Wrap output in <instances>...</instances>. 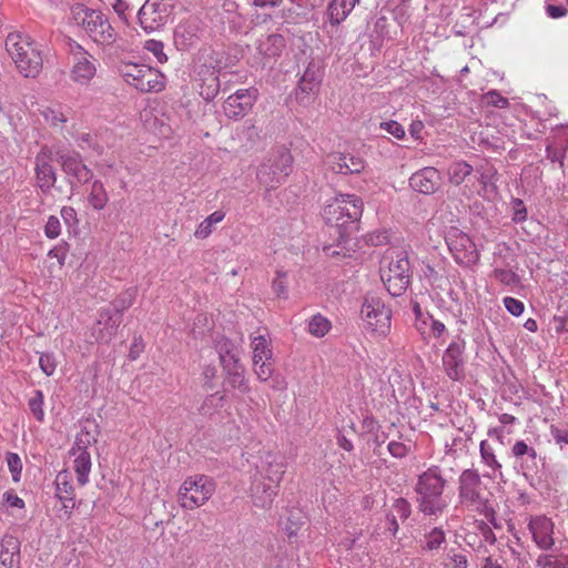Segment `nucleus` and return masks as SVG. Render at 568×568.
<instances>
[{
	"label": "nucleus",
	"mask_w": 568,
	"mask_h": 568,
	"mask_svg": "<svg viewBox=\"0 0 568 568\" xmlns=\"http://www.w3.org/2000/svg\"><path fill=\"white\" fill-rule=\"evenodd\" d=\"M257 98V89H240L225 100L223 104L224 114L232 120L242 119L252 109Z\"/></svg>",
	"instance_id": "16"
},
{
	"label": "nucleus",
	"mask_w": 568,
	"mask_h": 568,
	"mask_svg": "<svg viewBox=\"0 0 568 568\" xmlns=\"http://www.w3.org/2000/svg\"><path fill=\"white\" fill-rule=\"evenodd\" d=\"M293 168V156L285 148H278L264 159L257 169L256 178L267 191L275 190L285 182Z\"/></svg>",
	"instance_id": "7"
},
{
	"label": "nucleus",
	"mask_w": 568,
	"mask_h": 568,
	"mask_svg": "<svg viewBox=\"0 0 568 568\" xmlns=\"http://www.w3.org/2000/svg\"><path fill=\"white\" fill-rule=\"evenodd\" d=\"M488 495L489 493L477 469L467 468L460 473L458 477V501L464 508L489 518L494 515V509L489 504Z\"/></svg>",
	"instance_id": "5"
},
{
	"label": "nucleus",
	"mask_w": 568,
	"mask_h": 568,
	"mask_svg": "<svg viewBox=\"0 0 568 568\" xmlns=\"http://www.w3.org/2000/svg\"><path fill=\"white\" fill-rule=\"evenodd\" d=\"M55 496L61 500L62 509L69 518L75 506V493L72 485L71 474L68 470H62L57 475Z\"/></svg>",
	"instance_id": "23"
},
{
	"label": "nucleus",
	"mask_w": 568,
	"mask_h": 568,
	"mask_svg": "<svg viewBox=\"0 0 568 568\" xmlns=\"http://www.w3.org/2000/svg\"><path fill=\"white\" fill-rule=\"evenodd\" d=\"M74 456L73 470L77 475V481L80 486L89 483V475L91 473L92 462L89 452L70 453Z\"/></svg>",
	"instance_id": "32"
},
{
	"label": "nucleus",
	"mask_w": 568,
	"mask_h": 568,
	"mask_svg": "<svg viewBox=\"0 0 568 568\" xmlns=\"http://www.w3.org/2000/svg\"><path fill=\"white\" fill-rule=\"evenodd\" d=\"M484 101L487 105L507 109L509 108V101L503 97L497 90H490L484 95Z\"/></svg>",
	"instance_id": "45"
},
{
	"label": "nucleus",
	"mask_w": 568,
	"mask_h": 568,
	"mask_svg": "<svg viewBox=\"0 0 568 568\" xmlns=\"http://www.w3.org/2000/svg\"><path fill=\"white\" fill-rule=\"evenodd\" d=\"M99 426L93 420H87L77 434L69 453L88 452V448L98 442Z\"/></svg>",
	"instance_id": "29"
},
{
	"label": "nucleus",
	"mask_w": 568,
	"mask_h": 568,
	"mask_svg": "<svg viewBox=\"0 0 568 568\" xmlns=\"http://www.w3.org/2000/svg\"><path fill=\"white\" fill-rule=\"evenodd\" d=\"M284 474L283 458L275 454H266L251 476L248 496L255 507L262 509L272 507Z\"/></svg>",
	"instance_id": "2"
},
{
	"label": "nucleus",
	"mask_w": 568,
	"mask_h": 568,
	"mask_svg": "<svg viewBox=\"0 0 568 568\" xmlns=\"http://www.w3.org/2000/svg\"><path fill=\"white\" fill-rule=\"evenodd\" d=\"M445 542V531L439 527H435L429 532L425 534L420 546L423 550L434 551L440 549Z\"/></svg>",
	"instance_id": "39"
},
{
	"label": "nucleus",
	"mask_w": 568,
	"mask_h": 568,
	"mask_svg": "<svg viewBox=\"0 0 568 568\" xmlns=\"http://www.w3.org/2000/svg\"><path fill=\"white\" fill-rule=\"evenodd\" d=\"M124 81L141 92H160L164 89L163 74L144 64L126 63L121 69Z\"/></svg>",
	"instance_id": "10"
},
{
	"label": "nucleus",
	"mask_w": 568,
	"mask_h": 568,
	"mask_svg": "<svg viewBox=\"0 0 568 568\" xmlns=\"http://www.w3.org/2000/svg\"><path fill=\"white\" fill-rule=\"evenodd\" d=\"M122 322V315L113 312L111 307L101 310L97 320L99 342H108L115 335L118 327Z\"/></svg>",
	"instance_id": "26"
},
{
	"label": "nucleus",
	"mask_w": 568,
	"mask_h": 568,
	"mask_svg": "<svg viewBox=\"0 0 568 568\" xmlns=\"http://www.w3.org/2000/svg\"><path fill=\"white\" fill-rule=\"evenodd\" d=\"M363 209V200L355 194H338L325 204L322 216L329 234L336 236L337 246L358 231Z\"/></svg>",
	"instance_id": "1"
},
{
	"label": "nucleus",
	"mask_w": 568,
	"mask_h": 568,
	"mask_svg": "<svg viewBox=\"0 0 568 568\" xmlns=\"http://www.w3.org/2000/svg\"><path fill=\"white\" fill-rule=\"evenodd\" d=\"M389 515H396V518L406 520L410 515V505L404 498H398L393 505V511Z\"/></svg>",
	"instance_id": "52"
},
{
	"label": "nucleus",
	"mask_w": 568,
	"mask_h": 568,
	"mask_svg": "<svg viewBox=\"0 0 568 568\" xmlns=\"http://www.w3.org/2000/svg\"><path fill=\"white\" fill-rule=\"evenodd\" d=\"M170 0H146L138 12V19L146 32H153L163 27L171 13Z\"/></svg>",
	"instance_id": "13"
},
{
	"label": "nucleus",
	"mask_w": 568,
	"mask_h": 568,
	"mask_svg": "<svg viewBox=\"0 0 568 568\" xmlns=\"http://www.w3.org/2000/svg\"><path fill=\"white\" fill-rule=\"evenodd\" d=\"M446 243L459 265L471 266L479 261V252L473 240L459 230H453L446 236Z\"/></svg>",
	"instance_id": "12"
},
{
	"label": "nucleus",
	"mask_w": 568,
	"mask_h": 568,
	"mask_svg": "<svg viewBox=\"0 0 568 568\" xmlns=\"http://www.w3.org/2000/svg\"><path fill=\"white\" fill-rule=\"evenodd\" d=\"M77 141L79 142V145L81 148H83V145L85 144L88 148L94 150L98 154H101L102 153V146L100 144H98L97 142H94L92 135L90 133H81Z\"/></svg>",
	"instance_id": "60"
},
{
	"label": "nucleus",
	"mask_w": 568,
	"mask_h": 568,
	"mask_svg": "<svg viewBox=\"0 0 568 568\" xmlns=\"http://www.w3.org/2000/svg\"><path fill=\"white\" fill-rule=\"evenodd\" d=\"M215 491L214 480L205 475L187 477L179 489V503L184 509L204 505Z\"/></svg>",
	"instance_id": "9"
},
{
	"label": "nucleus",
	"mask_w": 568,
	"mask_h": 568,
	"mask_svg": "<svg viewBox=\"0 0 568 568\" xmlns=\"http://www.w3.org/2000/svg\"><path fill=\"white\" fill-rule=\"evenodd\" d=\"M44 233L49 239H57L61 233V224L57 216H49L44 226Z\"/></svg>",
	"instance_id": "57"
},
{
	"label": "nucleus",
	"mask_w": 568,
	"mask_h": 568,
	"mask_svg": "<svg viewBox=\"0 0 568 568\" xmlns=\"http://www.w3.org/2000/svg\"><path fill=\"white\" fill-rule=\"evenodd\" d=\"M387 450L395 458H404L409 452V447L402 442L390 440L387 445Z\"/></svg>",
	"instance_id": "58"
},
{
	"label": "nucleus",
	"mask_w": 568,
	"mask_h": 568,
	"mask_svg": "<svg viewBox=\"0 0 568 568\" xmlns=\"http://www.w3.org/2000/svg\"><path fill=\"white\" fill-rule=\"evenodd\" d=\"M480 460L488 468L484 477L495 479L503 476L501 464L497 459L495 449L487 440H481L479 445Z\"/></svg>",
	"instance_id": "31"
},
{
	"label": "nucleus",
	"mask_w": 568,
	"mask_h": 568,
	"mask_svg": "<svg viewBox=\"0 0 568 568\" xmlns=\"http://www.w3.org/2000/svg\"><path fill=\"white\" fill-rule=\"evenodd\" d=\"M550 434L555 442L564 447V445H568V429L559 428L555 425L550 426Z\"/></svg>",
	"instance_id": "61"
},
{
	"label": "nucleus",
	"mask_w": 568,
	"mask_h": 568,
	"mask_svg": "<svg viewBox=\"0 0 568 568\" xmlns=\"http://www.w3.org/2000/svg\"><path fill=\"white\" fill-rule=\"evenodd\" d=\"M506 310L514 316H520L525 310L524 303L517 298L507 296L504 298Z\"/></svg>",
	"instance_id": "59"
},
{
	"label": "nucleus",
	"mask_w": 568,
	"mask_h": 568,
	"mask_svg": "<svg viewBox=\"0 0 568 568\" xmlns=\"http://www.w3.org/2000/svg\"><path fill=\"white\" fill-rule=\"evenodd\" d=\"M42 114L45 122L52 126H57L58 124L65 123L68 121V116L60 109L47 108L42 111Z\"/></svg>",
	"instance_id": "48"
},
{
	"label": "nucleus",
	"mask_w": 568,
	"mask_h": 568,
	"mask_svg": "<svg viewBox=\"0 0 568 568\" xmlns=\"http://www.w3.org/2000/svg\"><path fill=\"white\" fill-rule=\"evenodd\" d=\"M74 22L98 43L111 44L116 40V32L108 17L100 10L91 9L83 3H75L71 8Z\"/></svg>",
	"instance_id": "6"
},
{
	"label": "nucleus",
	"mask_w": 568,
	"mask_h": 568,
	"mask_svg": "<svg viewBox=\"0 0 568 568\" xmlns=\"http://www.w3.org/2000/svg\"><path fill=\"white\" fill-rule=\"evenodd\" d=\"M285 47V39L282 34H270L258 43V50L262 54L267 57H276Z\"/></svg>",
	"instance_id": "34"
},
{
	"label": "nucleus",
	"mask_w": 568,
	"mask_h": 568,
	"mask_svg": "<svg viewBox=\"0 0 568 568\" xmlns=\"http://www.w3.org/2000/svg\"><path fill=\"white\" fill-rule=\"evenodd\" d=\"M439 182V172L435 168H424L415 172L409 179V185L413 190L423 194H433Z\"/></svg>",
	"instance_id": "25"
},
{
	"label": "nucleus",
	"mask_w": 568,
	"mask_h": 568,
	"mask_svg": "<svg viewBox=\"0 0 568 568\" xmlns=\"http://www.w3.org/2000/svg\"><path fill=\"white\" fill-rule=\"evenodd\" d=\"M527 529L535 545L544 551L555 546V523L546 515H530L527 518Z\"/></svg>",
	"instance_id": "14"
},
{
	"label": "nucleus",
	"mask_w": 568,
	"mask_h": 568,
	"mask_svg": "<svg viewBox=\"0 0 568 568\" xmlns=\"http://www.w3.org/2000/svg\"><path fill=\"white\" fill-rule=\"evenodd\" d=\"M43 404H44L43 393L40 389H36L32 393V396L28 400V406H29L31 414L40 423H42L44 420Z\"/></svg>",
	"instance_id": "43"
},
{
	"label": "nucleus",
	"mask_w": 568,
	"mask_h": 568,
	"mask_svg": "<svg viewBox=\"0 0 568 568\" xmlns=\"http://www.w3.org/2000/svg\"><path fill=\"white\" fill-rule=\"evenodd\" d=\"M473 172V166L465 161L454 162L447 171L449 182L454 185L462 184Z\"/></svg>",
	"instance_id": "38"
},
{
	"label": "nucleus",
	"mask_w": 568,
	"mask_h": 568,
	"mask_svg": "<svg viewBox=\"0 0 568 568\" xmlns=\"http://www.w3.org/2000/svg\"><path fill=\"white\" fill-rule=\"evenodd\" d=\"M6 459H7L8 468L12 475V479L14 481H19L20 477H21V471H22L21 458L16 453H8Z\"/></svg>",
	"instance_id": "46"
},
{
	"label": "nucleus",
	"mask_w": 568,
	"mask_h": 568,
	"mask_svg": "<svg viewBox=\"0 0 568 568\" xmlns=\"http://www.w3.org/2000/svg\"><path fill=\"white\" fill-rule=\"evenodd\" d=\"M361 314L367 329L381 335L389 331L392 312L378 295L365 296Z\"/></svg>",
	"instance_id": "11"
},
{
	"label": "nucleus",
	"mask_w": 568,
	"mask_h": 568,
	"mask_svg": "<svg viewBox=\"0 0 568 568\" xmlns=\"http://www.w3.org/2000/svg\"><path fill=\"white\" fill-rule=\"evenodd\" d=\"M538 568H565L564 560L551 554H541L536 560Z\"/></svg>",
	"instance_id": "47"
},
{
	"label": "nucleus",
	"mask_w": 568,
	"mask_h": 568,
	"mask_svg": "<svg viewBox=\"0 0 568 568\" xmlns=\"http://www.w3.org/2000/svg\"><path fill=\"white\" fill-rule=\"evenodd\" d=\"M144 49L151 52L160 63H164L168 61V57L164 53V45L161 41L151 39L145 41Z\"/></svg>",
	"instance_id": "49"
},
{
	"label": "nucleus",
	"mask_w": 568,
	"mask_h": 568,
	"mask_svg": "<svg viewBox=\"0 0 568 568\" xmlns=\"http://www.w3.org/2000/svg\"><path fill=\"white\" fill-rule=\"evenodd\" d=\"M285 277H286V273L282 272V271H277L276 276L272 282L273 292L278 297L287 296V285H286Z\"/></svg>",
	"instance_id": "56"
},
{
	"label": "nucleus",
	"mask_w": 568,
	"mask_h": 568,
	"mask_svg": "<svg viewBox=\"0 0 568 568\" xmlns=\"http://www.w3.org/2000/svg\"><path fill=\"white\" fill-rule=\"evenodd\" d=\"M321 82L322 73L320 69L314 65H308L298 83L296 99L300 102H304V99L307 98V95L315 93Z\"/></svg>",
	"instance_id": "28"
},
{
	"label": "nucleus",
	"mask_w": 568,
	"mask_h": 568,
	"mask_svg": "<svg viewBox=\"0 0 568 568\" xmlns=\"http://www.w3.org/2000/svg\"><path fill=\"white\" fill-rule=\"evenodd\" d=\"M222 368L225 390L230 388L241 394L250 392L248 382L245 378V368L240 364V359L229 362V364L223 365Z\"/></svg>",
	"instance_id": "22"
},
{
	"label": "nucleus",
	"mask_w": 568,
	"mask_h": 568,
	"mask_svg": "<svg viewBox=\"0 0 568 568\" xmlns=\"http://www.w3.org/2000/svg\"><path fill=\"white\" fill-rule=\"evenodd\" d=\"M225 212L217 210L200 223L194 232L196 239H206L213 231V225L223 221Z\"/></svg>",
	"instance_id": "40"
},
{
	"label": "nucleus",
	"mask_w": 568,
	"mask_h": 568,
	"mask_svg": "<svg viewBox=\"0 0 568 568\" xmlns=\"http://www.w3.org/2000/svg\"><path fill=\"white\" fill-rule=\"evenodd\" d=\"M465 348V341L452 342L442 356L444 372L454 382H460L466 376Z\"/></svg>",
	"instance_id": "15"
},
{
	"label": "nucleus",
	"mask_w": 568,
	"mask_h": 568,
	"mask_svg": "<svg viewBox=\"0 0 568 568\" xmlns=\"http://www.w3.org/2000/svg\"><path fill=\"white\" fill-rule=\"evenodd\" d=\"M6 48L18 70L26 78H36L43 68V45L30 36L10 33L6 39Z\"/></svg>",
	"instance_id": "3"
},
{
	"label": "nucleus",
	"mask_w": 568,
	"mask_h": 568,
	"mask_svg": "<svg viewBox=\"0 0 568 568\" xmlns=\"http://www.w3.org/2000/svg\"><path fill=\"white\" fill-rule=\"evenodd\" d=\"M257 378L266 382L273 374V365L271 359H262L258 364H253Z\"/></svg>",
	"instance_id": "54"
},
{
	"label": "nucleus",
	"mask_w": 568,
	"mask_h": 568,
	"mask_svg": "<svg viewBox=\"0 0 568 568\" xmlns=\"http://www.w3.org/2000/svg\"><path fill=\"white\" fill-rule=\"evenodd\" d=\"M359 0H333L328 6V16L332 24H339L354 9Z\"/></svg>",
	"instance_id": "33"
},
{
	"label": "nucleus",
	"mask_w": 568,
	"mask_h": 568,
	"mask_svg": "<svg viewBox=\"0 0 568 568\" xmlns=\"http://www.w3.org/2000/svg\"><path fill=\"white\" fill-rule=\"evenodd\" d=\"M527 561L521 552L513 547L500 550L498 556H488L484 559L481 568H525Z\"/></svg>",
	"instance_id": "21"
},
{
	"label": "nucleus",
	"mask_w": 568,
	"mask_h": 568,
	"mask_svg": "<svg viewBox=\"0 0 568 568\" xmlns=\"http://www.w3.org/2000/svg\"><path fill=\"white\" fill-rule=\"evenodd\" d=\"M329 322L320 314L314 315L308 323V332L316 337H323L329 331Z\"/></svg>",
	"instance_id": "44"
},
{
	"label": "nucleus",
	"mask_w": 568,
	"mask_h": 568,
	"mask_svg": "<svg viewBox=\"0 0 568 568\" xmlns=\"http://www.w3.org/2000/svg\"><path fill=\"white\" fill-rule=\"evenodd\" d=\"M447 480L443 477L439 466H432L422 473L415 485L418 509L428 516H439L447 507L443 498Z\"/></svg>",
	"instance_id": "4"
},
{
	"label": "nucleus",
	"mask_w": 568,
	"mask_h": 568,
	"mask_svg": "<svg viewBox=\"0 0 568 568\" xmlns=\"http://www.w3.org/2000/svg\"><path fill=\"white\" fill-rule=\"evenodd\" d=\"M546 13L551 19H559L567 14L568 10L562 6H556L552 3H547L545 7Z\"/></svg>",
	"instance_id": "63"
},
{
	"label": "nucleus",
	"mask_w": 568,
	"mask_h": 568,
	"mask_svg": "<svg viewBox=\"0 0 568 568\" xmlns=\"http://www.w3.org/2000/svg\"><path fill=\"white\" fill-rule=\"evenodd\" d=\"M449 564L453 568H467L468 560L467 557L463 554H448Z\"/></svg>",
	"instance_id": "64"
},
{
	"label": "nucleus",
	"mask_w": 568,
	"mask_h": 568,
	"mask_svg": "<svg viewBox=\"0 0 568 568\" xmlns=\"http://www.w3.org/2000/svg\"><path fill=\"white\" fill-rule=\"evenodd\" d=\"M72 54L75 62L71 70V79L79 84H88L97 71L92 57L79 44Z\"/></svg>",
	"instance_id": "19"
},
{
	"label": "nucleus",
	"mask_w": 568,
	"mask_h": 568,
	"mask_svg": "<svg viewBox=\"0 0 568 568\" xmlns=\"http://www.w3.org/2000/svg\"><path fill=\"white\" fill-rule=\"evenodd\" d=\"M39 365L41 371L47 375L51 376L55 372L57 361L52 353H42L39 357Z\"/></svg>",
	"instance_id": "51"
},
{
	"label": "nucleus",
	"mask_w": 568,
	"mask_h": 568,
	"mask_svg": "<svg viewBox=\"0 0 568 568\" xmlns=\"http://www.w3.org/2000/svg\"><path fill=\"white\" fill-rule=\"evenodd\" d=\"M61 217L69 227L78 224L77 212L72 206H63L61 209Z\"/></svg>",
	"instance_id": "62"
},
{
	"label": "nucleus",
	"mask_w": 568,
	"mask_h": 568,
	"mask_svg": "<svg viewBox=\"0 0 568 568\" xmlns=\"http://www.w3.org/2000/svg\"><path fill=\"white\" fill-rule=\"evenodd\" d=\"M58 161L62 171L77 183L87 184L92 180L93 172L84 164L79 153H62L59 155Z\"/></svg>",
	"instance_id": "18"
},
{
	"label": "nucleus",
	"mask_w": 568,
	"mask_h": 568,
	"mask_svg": "<svg viewBox=\"0 0 568 568\" xmlns=\"http://www.w3.org/2000/svg\"><path fill=\"white\" fill-rule=\"evenodd\" d=\"M88 202L95 211H101L106 206L109 202V195L100 180L93 181L90 193L88 195Z\"/></svg>",
	"instance_id": "35"
},
{
	"label": "nucleus",
	"mask_w": 568,
	"mask_h": 568,
	"mask_svg": "<svg viewBox=\"0 0 568 568\" xmlns=\"http://www.w3.org/2000/svg\"><path fill=\"white\" fill-rule=\"evenodd\" d=\"M494 275L497 281L507 286L517 285L519 283V276L510 270L497 268L494 271Z\"/></svg>",
	"instance_id": "50"
},
{
	"label": "nucleus",
	"mask_w": 568,
	"mask_h": 568,
	"mask_svg": "<svg viewBox=\"0 0 568 568\" xmlns=\"http://www.w3.org/2000/svg\"><path fill=\"white\" fill-rule=\"evenodd\" d=\"M251 346L253 348V364H258L262 359L272 358V349L270 343L264 335L252 338Z\"/></svg>",
	"instance_id": "37"
},
{
	"label": "nucleus",
	"mask_w": 568,
	"mask_h": 568,
	"mask_svg": "<svg viewBox=\"0 0 568 568\" xmlns=\"http://www.w3.org/2000/svg\"><path fill=\"white\" fill-rule=\"evenodd\" d=\"M327 164L333 172L338 174H357L364 170V161L351 153H331L327 155Z\"/></svg>",
	"instance_id": "20"
},
{
	"label": "nucleus",
	"mask_w": 568,
	"mask_h": 568,
	"mask_svg": "<svg viewBox=\"0 0 568 568\" xmlns=\"http://www.w3.org/2000/svg\"><path fill=\"white\" fill-rule=\"evenodd\" d=\"M0 547V568H20V540L12 535H4Z\"/></svg>",
	"instance_id": "27"
},
{
	"label": "nucleus",
	"mask_w": 568,
	"mask_h": 568,
	"mask_svg": "<svg viewBox=\"0 0 568 568\" xmlns=\"http://www.w3.org/2000/svg\"><path fill=\"white\" fill-rule=\"evenodd\" d=\"M511 453L520 460V467L525 476L537 469V452L524 440H517L511 448Z\"/></svg>",
	"instance_id": "30"
},
{
	"label": "nucleus",
	"mask_w": 568,
	"mask_h": 568,
	"mask_svg": "<svg viewBox=\"0 0 568 568\" xmlns=\"http://www.w3.org/2000/svg\"><path fill=\"white\" fill-rule=\"evenodd\" d=\"M513 217L511 220L515 223H521L527 219V209L524 202L520 199H513L510 202Z\"/></svg>",
	"instance_id": "53"
},
{
	"label": "nucleus",
	"mask_w": 568,
	"mask_h": 568,
	"mask_svg": "<svg viewBox=\"0 0 568 568\" xmlns=\"http://www.w3.org/2000/svg\"><path fill=\"white\" fill-rule=\"evenodd\" d=\"M220 90V81L219 78L211 73L209 77L203 79L200 87V95L205 101H212L219 93Z\"/></svg>",
	"instance_id": "41"
},
{
	"label": "nucleus",
	"mask_w": 568,
	"mask_h": 568,
	"mask_svg": "<svg viewBox=\"0 0 568 568\" xmlns=\"http://www.w3.org/2000/svg\"><path fill=\"white\" fill-rule=\"evenodd\" d=\"M379 128L382 130L386 131L387 133L392 134L393 136H395L398 140H402L405 136V129L397 121L389 120V121L381 122Z\"/></svg>",
	"instance_id": "55"
},
{
	"label": "nucleus",
	"mask_w": 568,
	"mask_h": 568,
	"mask_svg": "<svg viewBox=\"0 0 568 568\" xmlns=\"http://www.w3.org/2000/svg\"><path fill=\"white\" fill-rule=\"evenodd\" d=\"M386 261L387 267L381 271L382 281L390 295L400 296L410 283V263L407 252L394 251L384 257V262Z\"/></svg>",
	"instance_id": "8"
},
{
	"label": "nucleus",
	"mask_w": 568,
	"mask_h": 568,
	"mask_svg": "<svg viewBox=\"0 0 568 568\" xmlns=\"http://www.w3.org/2000/svg\"><path fill=\"white\" fill-rule=\"evenodd\" d=\"M135 296L136 290L128 288L112 302L110 307L113 312L122 315V313L133 304Z\"/></svg>",
	"instance_id": "42"
},
{
	"label": "nucleus",
	"mask_w": 568,
	"mask_h": 568,
	"mask_svg": "<svg viewBox=\"0 0 568 568\" xmlns=\"http://www.w3.org/2000/svg\"><path fill=\"white\" fill-rule=\"evenodd\" d=\"M52 162V151L48 146H43L36 155L37 184L42 193H49L57 182Z\"/></svg>",
	"instance_id": "17"
},
{
	"label": "nucleus",
	"mask_w": 568,
	"mask_h": 568,
	"mask_svg": "<svg viewBox=\"0 0 568 568\" xmlns=\"http://www.w3.org/2000/svg\"><path fill=\"white\" fill-rule=\"evenodd\" d=\"M215 349L219 354L221 366L226 365L232 361H239L235 345L224 336L215 341Z\"/></svg>",
	"instance_id": "36"
},
{
	"label": "nucleus",
	"mask_w": 568,
	"mask_h": 568,
	"mask_svg": "<svg viewBox=\"0 0 568 568\" xmlns=\"http://www.w3.org/2000/svg\"><path fill=\"white\" fill-rule=\"evenodd\" d=\"M200 24L196 20H187L178 24L174 30V43L179 50H189L200 41Z\"/></svg>",
	"instance_id": "24"
}]
</instances>
